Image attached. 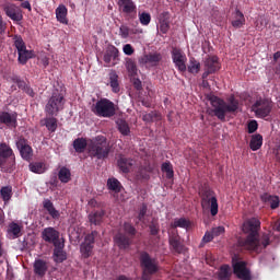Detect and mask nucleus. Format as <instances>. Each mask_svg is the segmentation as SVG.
<instances>
[{
	"label": "nucleus",
	"mask_w": 280,
	"mask_h": 280,
	"mask_svg": "<svg viewBox=\"0 0 280 280\" xmlns=\"http://www.w3.org/2000/svg\"><path fill=\"white\" fill-rule=\"evenodd\" d=\"M118 10L127 16H135L137 14V4L132 0H118Z\"/></svg>",
	"instance_id": "dca6fc26"
},
{
	"label": "nucleus",
	"mask_w": 280,
	"mask_h": 280,
	"mask_svg": "<svg viewBox=\"0 0 280 280\" xmlns=\"http://www.w3.org/2000/svg\"><path fill=\"white\" fill-rule=\"evenodd\" d=\"M201 207L203 211H210L212 217L219 211L218 197L211 189H206L201 192Z\"/></svg>",
	"instance_id": "423d86ee"
},
{
	"label": "nucleus",
	"mask_w": 280,
	"mask_h": 280,
	"mask_svg": "<svg viewBox=\"0 0 280 280\" xmlns=\"http://www.w3.org/2000/svg\"><path fill=\"white\" fill-rule=\"evenodd\" d=\"M109 84L112 86L113 93H119V75H117V72H109Z\"/></svg>",
	"instance_id": "2f4dec72"
},
{
	"label": "nucleus",
	"mask_w": 280,
	"mask_h": 280,
	"mask_svg": "<svg viewBox=\"0 0 280 280\" xmlns=\"http://www.w3.org/2000/svg\"><path fill=\"white\" fill-rule=\"evenodd\" d=\"M22 231L23 224L13 221L8 225L7 237L9 240H18V237H21V235H23Z\"/></svg>",
	"instance_id": "6ab92c4d"
},
{
	"label": "nucleus",
	"mask_w": 280,
	"mask_h": 280,
	"mask_svg": "<svg viewBox=\"0 0 280 280\" xmlns=\"http://www.w3.org/2000/svg\"><path fill=\"white\" fill-rule=\"evenodd\" d=\"M145 213H148V206L143 205L140 209L139 215H138V220L140 222H143L144 218H145Z\"/></svg>",
	"instance_id": "5fc2aeb1"
},
{
	"label": "nucleus",
	"mask_w": 280,
	"mask_h": 280,
	"mask_svg": "<svg viewBox=\"0 0 280 280\" xmlns=\"http://www.w3.org/2000/svg\"><path fill=\"white\" fill-rule=\"evenodd\" d=\"M0 124H4L9 127H16V114H10L8 112L0 113Z\"/></svg>",
	"instance_id": "412c9836"
},
{
	"label": "nucleus",
	"mask_w": 280,
	"mask_h": 280,
	"mask_svg": "<svg viewBox=\"0 0 280 280\" xmlns=\"http://www.w3.org/2000/svg\"><path fill=\"white\" fill-rule=\"evenodd\" d=\"M259 226H261L259 219L252 218L244 222L243 232L248 235L245 240H238L240 248L250 250L252 253H261L270 245V234L264 233L259 235Z\"/></svg>",
	"instance_id": "f257e3e1"
},
{
	"label": "nucleus",
	"mask_w": 280,
	"mask_h": 280,
	"mask_svg": "<svg viewBox=\"0 0 280 280\" xmlns=\"http://www.w3.org/2000/svg\"><path fill=\"white\" fill-rule=\"evenodd\" d=\"M268 25V20H266V18L264 16H259L257 20H256V30H264V27H266Z\"/></svg>",
	"instance_id": "de8ad7c7"
},
{
	"label": "nucleus",
	"mask_w": 280,
	"mask_h": 280,
	"mask_svg": "<svg viewBox=\"0 0 280 280\" xmlns=\"http://www.w3.org/2000/svg\"><path fill=\"white\" fill-rule=\"evenodd\" d=\"M118 167L125 174L130 172V168L132 167V160L124 158V156L119 158V160H118Z\"/></svg>",
	"instance_id": "72a5a7b5"
},
{
	"label": "nucleus",
	"mask_w": 280,
	"mask_h": 280,
	"mask_svg": "<svg viewBox=\"0 0 280 280\" xmlns=\"http://www.w3.org/2000/svg\"><path fill=\"white\" fill-rule=\"evenodd\" d=\"M106 212L104 210H94L89 214V222L97 226V224H102V220H104V215Z\"/></svg>",
	"instance_id": "4be33fe9"
},
{
	"label": "nucleus",
	"mask_w": 280,
	"mask_h": 280,
	"mask_svg": "<svg viewBox=\"0 0 280 280\" xmlns=\"http://www.w3.org/2000/svg\"><path fill=\"white\" fill-rule=\"evenodd\" d=\"M258 124L257 120H250L247 125V129L249 135H253V132H256L257 128H258Z\"/></svg>",
	"instance_id": "603ef678"
},
{
	"label": "nucleus",
	"mask_w": 280,
	"mask_h": 280,
	"mask_svg": "<svg viewBox=\"0 0 280 280\" xmlns=\"http://www.w3.org/2000/svg\"><path fill=\"white\" fill-rule=\"evenodd\" d=\"M107 188L109 189V191L119 194V191H121V183L117 178L110 177L107 179Z\"/></svg>",
	"instance_id": "473e14b6"
},
{
	"label": "nucleus",
	"mask_w": 280,
	"mask_h": 280,
	"mask_svg": "<svg viewBox=\"0 0 280 280\" xmlns=\"http://www.w3.org/2000/svg\"><path fill=\"white\" fill-rule=\"evenodd\" d=\"M117 126L120 135H124L125 137H128V135H130V126H128V122H126V120H118Z\"/></svg>",
	"instance_id": "a19ab883"
},
{
	"label": "nucleus",
	"mask_w": 280,
	"mask_h": 280,
	"mask_svg": "<svg viewBox=\"0 0 280 280\" xmlns=\"http://www.w3.org/2000/svg\"><path fill=\"white\" fill-rule=\"evenodd\" d=\"M28 167L34 174H45V172H47V167L43 162L31 163Z\"/></svg>",
	"instance_id": "f704fd0d"
},
{
	"label": "nucleus",
	"mask_w": 280,
	"mask_h": 280,
	"mask_svg": "<svg viewBox=\"0 0 280 280\" xmlns=\"http://www.w3.org/2000/svg\"><path fill=\"white\" fill-rule=\"evenodd\" d=\"M12 154H13L12 148L5 144V142L0 143V156H2V159H8L12 156Z\"/></svg>",
	"instance_id": "ea45409f"
},
{
	"label": "nucleus",
	"mask_w": 280,
	"mask_h": 280,
	"mask_svg": "<svg viewBox=\"0 0 280 280\" xmlns=\"http://www.w3.org/2000/svg\"><path fill=\"white\" fill-rule=\"evenodd\" d=\"M232 26H234L236 30H240V27H244L246 25V18L244 16V13L240 11V9H236L235 12L232 14Z\"/></svg>",
	"instance_id": "aec40b11"
},
{
	"label": "nucleus",
	"mask_w": 280,
	"mask_h": 280,
	"mask_svg": "<svg viewBox=\"0 0 280 280\" xmlns=\"http://www.w3.org/2000/svg\"><path fill=\"white\" fill-rule=\"evenodd\" d=\"M60 183H69L71 180V171L67 167H61L58 173Z\"/></svg>",
	"instance_id": "4c0bfd02"
},
{
	"label": "nucleus",
	"mask_w": 280,
	"mask_h": 280,
	"mask_svg": "<svg viewBox=\"0 0 280 280\" xmlns=\"http://www.w3.org/2000/svg\"><path fill=\"white\" fill-rule=\"evenodd\" d=\"M42 126H46L49 132H56V130H58V119L54 117H47L42 120Z\"/></svg>",
	"instance_id": "c85d7f7f"
},
{
	"label": "nucleus",
	"mask_w": 280,
	"mask_h": 280,
	"mask_svg": "<svg viewBox=\"0 0 280 280\" xmlns=\"http://www.w3.org/2000/svg\"><path fill=\"white\" fill-rule=\"evenodd\" d=\"M150 229H151L152 235H156L159 233V226H156L155 224H152Z\"/></svg>",
	"instance_id": "e2e57ef3"
},
{
	"label": "nucleus",
	"mask_w": 280,
	"mask_h": 280,
	"mask_svg": "<svg viewBox=\"0 0 280 280\" xmlns=\"http://www.w3.org/2000/svg\"><path fill=\"white\" fill-rule=\"evenodd\" d=\"M151 279H152V273H149V272L142 273V280H151Z\"/></svg>",
	"instance_id": "0e129e2a"
},
{
	"label": "nucleus",
	"mask_w": 280,
	"mask_h": 280,
	"mask_svg": "<svg viewBox=\"0 0 280 280\" xmlns=\"http://www.w3.org/2000/svg\"><path fill=\"white\" fill-rule=\"evenodd\" d=\"M119 34L121 38H128V36H130V28L126 25H121L119 28Z\"/></svg>",
	"instance_id": "8fccbe9b"
},
{
	"label": "nucleus",
	"mask_w": 280,
	"mask_h": 280,
	"mask_svg": "<svg viewBox=\"0 0 280 280\" xmlns=\"http://www.w3.org/2000/svg\"><path fill=\"white\" fill-rule=\"evenodd\" d=\"M124 231H125L126 235H135V233H136L135 228L132 225H130V223H125Z\"/></svg>",
	"instance_id": "864d4df0"
},
{
	"label": "nucleus",
	"mask_w": 280,
	"mask_h": 280,
	"mask_svg": "<svg viewBox=\"0 0 280 280\" xmlns=\"http://www.w3.org/2000/svg\"><path fill=\"white\" fill-rule=\"evenodd\" d=\"M14 47L18 49V60L21 65H26L27 61L34 58V51L27 50V46H25V42H23L22 36H15L13 38Z\"/></svg>",
	"instance_id": "0eeeda50"
},
{
	"label": "nucleus",
	"mask_w": 280,
	"mask_h": 280,
	"mask_svg": "<svg viewBox=\"0 0 280 280\" xmlns=\"http://www.w3.org/2000/svg\"><path fill=\"white\" fill-rule=\"evenodd\" d=\"M189 73H199L200 71V63L196 61V59H190V63L188 66Z\"/></svg>",
	"instance_id": "a18cd8bd"
},
{
	"label": "nucleus",
	"mask_w": 280,
	"mask_h": 280,
	"mask_svg": "<svg viewBox=\"0 0 280 280\" xmlns=\"http://www.w3.org/2000/svg\"><path fill=\"white\" fill-rule=\"evenodd\" d=\"M4 14L11 19V21H23V11L13 3H5L2 7Z\"/></svg>",
	"instance_id": "4468645a"
},
{
	"label": "nucleus",
	"mask_w": 280,
	"mask_h": 280,
	"mask_svg": "<svg viewBox=\"0 0 280 280\" xmlns=\"http://www.w3.org/2000/svg\"><path fill=\"white\" fill-rule=\"evenodd\" d=\"M0 224H5V212L0 208Z\"/></svg>",
	"instance_id": "680f3d73"
},
{
	"label": "nucleus",
	"mask_w": 280,
	"mask_h": 280,
	"mask_svg": "<svg viewBox=\"0 0 280 280\" xmlns=\"http://www.w3.org/2000/svg\"><path fill=\"white\" fill-rule=\"evenodd\" d=\"M172 229H185L186 231H189L191 229V221L179 218L175 219L174 222L171 224Z\"/></svg>",
	"instance_id": "b1692460"
},
{
	"label": "nucleus",
	"mask_w": 280,
	"mask_h": 280,
	"mask_svg": "<svg viewBox=\"0 0 280 280\" xmlns=\"http://www.w3.org/2000/svg\"><path fill=\"white\" fill-rule=\"evenodd\" d=\"M162 56L159 52L143 55L138 59L139 65H147V67H156L161 60Z\"/></svg>",
	"instance_id": "a211bd4d"
},
{
	"label": "nucleus",
	"mask_w": 280,
	"mask_h": 280,
	"mask_svg": "<svg viewBox=\"0 0 280 280\" xmlns=\"http://www.w3.org/2000/svg\"><path fill=\"white\" fill-rule=\"evenodd\" d=\"M252 110L255 113L256 117L264 119L270 115V112L272 110V102L268 98H258L252 105Z\"/></svg>",
	"instance_id": "6e6552de"
},
{
	"label": "nucleus",
	"mask_w": 280,
	"mask_h": 280,
	"mask_svg": "<svg viewBox=\"0 0 280 280\" xmlns=\"http://www.w3.org/2000/svg\"><path fill=\"white\" fill-rule=\"evenodd\" d=\"M275 231H278V233H280V220L278 222H276V224L273 225Z\"/></svg>",
	"instance_id": "774afa93"
},
{
	"label": "nucleus",
	"mask_w": 280,
	"mask_h": 280,
	"mask_svg": "<svg viewBox=\"0 0 280 280\" xmlns=\"http://www.w3.org/2000/svg\"><path fill=\"white\" fill-rule=\"evenodd\" d=\"M127 69L129 73H132V74L137 73V66L132 61L127 63Z\"/></svg>",
	"instance_id": "bf43d9fd"
},
{
	"label": "nucleus",
	"mask_w": 280,
	"mask_h": 280,
	"mask_svg": "<svg viewBox=\"0 0 280 280\" xmlns=\"http://www.w3.org/2000/svg\"><path fill=\"white\" fill-rule=\"evenodd\" d=\"M122 51L125 56H132L135 54V48L130 44H126L122 47Z\"/></svg>",
	"instance_id": "3c124183"
},
{
	"label": "nucleus",
	"mask_w": 280,
	"mask_h": 280,
	"mask_svg": "<svg viewBox=\"0 0 280 280\" xmlns=\"http://www.w3.org/2000/svg\"><path fill=\"white\" fill-rule=\"evenodd\" d=\"M220 71V61L218 57L212 56L205 60V72L202 73V80H207L211 73Z\"/></svg>",
	"instance_id": "f8f14e48"
},
{
	"label": "nucleus",
	"mask_w": 280,
	"mask_h": 280,
	"mask_svg": "<svg viewBox=\"0 0 280 280\" xmlns=\"http://www.w3.org/2000/svg\"><path fill=\"white\" fill-rule=\"evenodd\" d=\"M172 58L178 71H187V56L185 55V52H183V50L178 48H173Z\"/></svg>",
	"instance_id": "ddd939ff"
},
{
	"label": "nucleus",
	"mask_w": 280,
	"mask_h": 280,
	"mask_svg": "<svg viewBox=\"0 0 280 280\" xmlns=\"http://www.w3.org/2000/svg\"><path fill=\"white\" fill-rule=\"evenodd\" d=\"M11 80L12 82H14V84L19 86V89H22V91H25L27 95H30L31 97H34V90H32L30 85L25 84L24 81L19 79V77H12Z\"/></svg>",
	"instance_id": "cd10ccee"
},
{
	"label": "nucleus",
	"mask_w": 280,
	"mask_h": 280,
	"mask_svg": "<svg viewBox=\"0 0 280 280\" xmlns=\"http://www.w3.org/2000/svg\"><path fill=\"white\" fill-rule=\"evenodd\" d=\"M170 244L173 246V248H175V250H177L179 253L180 243L178 241H176V238H171Z\"/></svg>",
	"instance_id": "052dcab7"
},
{
	"label": "nucleus",
	"mask_w": 280,
	"mask_h": 280,
	"mask_svg": "<svg viewBox=\"0 0 280 280\" xmlns=\"http://www.w3.org/2000/svg\"><path fill=\"white\" fill-rule=\"evenodd\" d=\"M115 244L118 245L120 248H128L130 246V238L126 235L119 232L115 237H114Z\"/></svg>",
	"instance_id": "bb28decb"
},
{
	"label": "nucleus",
	"mask_w": 280,
	"mask_h": 280,
	"mask_svg": "<svg viewBox=\"0 0 280 280\" xmlns=\"http://www.w3.org/2000/svg\"><path fill=\"white\" fill-rule=\"evenodd\" d=\"M160 31L162 32V34H167V32L170 31V24L166 21H162L160 23Z\"/></svg>",
	"instance_id": "6e6d98bb"
},
{
	"label": "nucleus",
	"mask_w": 280,
	"mask_h": 280,
	"mask_svg": "<svg viewBox=\"0 0 280 280\" xmlns=\"http://www.w3.org/2000/svg\"><path fill=\"white\" fill-rule=\"evenodd\" d=\"M139 21L141 25H150V21H152V16L150 15V13L143 12L139 14Z\"/></svg>",
	"instance_id": "49530a36"
},
{
	"label": "nucleus",
	"mask_w": 280,
	"mask_h": 280,
	"mask_svg": "<svg viewBox=\"0 0 280 280\" xmlns=\"http://www.w3.org/2000/svg\"><path fill=\"white\" fill-rule=\"evenodd\" d=\"M97 232H92L88 234L84 238V242L80 246V253L84 259H89L93 255V244H95V236Z\"/></svg>",
	"instance_id": "9d476101"
},
{
	"label": "nucleus",
	"mask_w": 280,
	"mask_h": 280,
	"mask_svg": "<svg viewBox=\"0 0 280 280\" xmlns=\"http://www.w3.org/2000/svg\"><path fill=\"white\" fill-rule=\"evenodd\" d=\"M89 154L94 159H106L110 154V143L104 136H96L89 144Z\"/></svg>",
	"instance_id": "7ed1b4c3"
},
{
	"label": "nucleus",
	"mask_w": 280,
	"mask_h": 280,
	"mask_svg": "<svg viewBox=\"0 0 280 280\" xmlns=\"http://www.w3.org/2000/svg\"><path fill=\"white\" fill-rule=\"evenodd\" d=\"M261 145H264V137L259 133L253 135L249 142L250 150H253V152H257Z\"/></svg>",
	"instance_id": "a878e982"
},
{
	"label": "nucleus",
	"mask_w": 280,
	"mask_h": 280,
	"mask_svg": "<svg viewBox=\"0 0 280 280\" xmlns=\"http://www.w3.org/2000/svg\"><path fill=\"white\" fill-rule=\"evenodd\" d=\"M110 60H113V57L109 56V54L107 52V54L104 56V62H106L107 65H109Z\"/></svg>",
	"instance_id": "69168bd1"
},
{
	"label": "nucleus",
	"mask_w": 280,
	"mask_h": 280,
	"mask_svg": "<svg viewBox=\"0 0 280 280\" xmlns=\"http://www.w3.org/2000/svg\"><path fill=\"white\" fill-rule=\"evenodd\" d=\"M261 200H264V202H268V205H270L271 209H277L280 205L279 197L268 195V194L262 195Z\"/></svg>",
	"instance_id": "7c9ffc66"
},
{
	"label": "nucleus",
	"mask_w": 280,
	"mask_h": 280,
	"mask_svg": "<svg viewBox=\"0 0 280 280\" xmlns=\"http://www.w3.org/2000/svg\"><path fill=\"white\" fill-rule=\"evenodd\" d=\"M66 102L65 94L58 90H55L46 104L45 112L47 115L56 117V115H58V113L65 108Z\"/></svg>",
	"instance_id": "20e7f679"
},
{
	"label": "nucleus",
	"mask_w": 280,
	"mask_h": 280,
	"mask_svg": "<svg viewBox=\"0 0 280 280\" xmlns=\"http://www.w3.org/2000/svg\"><path fill=\"white\" fill-rule=\"evenodd\" d=\"M210 104L212 106L211 113H213V116L218 117L221 121L226 119V113H235V110H240V102L235 100V96H231L228 100V103L218 96H211Z\"/></svg>",
	"instance_id": "f03ea898"
},
{
	"label": "nucleus",
	"mask_w": 280,
	"mask_h": 280,
	"mask_svg": "<svg viewBox=\"0 0 280 280\" xmlns=\"http://www.w3.org/2000/svg\"><path fill=\"white\" fill-rule=\"evenodd\" d=\"M73 148L75 152L82 153L86 150V139L79 138L73 141Z\"/></svg>",
	"instance_id": "58836bf2"
},
{
	"label": "nucleus",
	"mask_w": 280,
	"mask_h": 280,
	"mask_svg": "<svg viewBox=\"0 0 280 280\" xmlns=\"http://www.w3.org/2000/svg\"><path fill=\"white\" fill-rule=\"evenodd\" d=\"M211 233L214 237H218V236L222 235V233H224V226L214 228V229H212Z\"/></svg>",
	"instance_id": "4d7b16f0"
},
{
	"label": "nucleus",
	"mask_w": 280,
	"mask_h": 280,
	"mask_svg": "<svg viewBox=\"0 0 280 280\" xmlns=\"http://www.w3.org/2000/svg\"><path fill=\"white\" fill-rule=\"evenodd\" d=\"M162 172L166 174V178H174V168L172 167V163L165 162L162 164Z\"/></svg>",
	"instance_id": "37998d69"
},
{
	"label": "nucleus",
	"mask_w": 280,
	"mask_h": 280,
	"mask_svg": "<svg viewBox=\"0 0 280 280\" xmlns=\"http://www.w3.org/2000/svg\"><path fill=\"white\" fill-rule=\"evenodd\" d=\"M150 172H152L151 167L140 168L137 178L148 180V178H150Z\"/></svg>",
	"instance_id": "c03bdc74"
},
{
	"label": "nucleus",
	"mask_w": 280,
	"mask_h": 280,
	"mask_svg": "<svg viewBox=\"0 0 280 280\" xmlns=\"http://www.w3.org/2000/svg\"><path fill=\"white\" fill-rule=\"evenodd\" d=\"M232 266H233L234 275H236L238 279L250 280V270H248V268L246 267L245 261L240 260L237 256H234L232 258Z\"/></svg>",
	"instance_id": "1a4fd4ad"
},
{
	"label": "nucleus",
	"mask_w": 280,
	"mask_h": 280,
	"mask_svg": "<svg viewBox=\"0 0 280 280\" xmlns=\"http://www.w3.org/2000/svg\"><path fill=\"white\" fill-rule=\"evenodd\" d=\"M55 252H54V257H55V261H57L58 264L65 261V259H67V255H65V252H62V244L59 243L58 246H55Z\"/></svg>",
	"instance_id": "e433bc0d"
},
{
	"label": "nucleus",
	"mask_w": 280,
	"mask_h": 280,
	"mask_svg": "<svg viewBox=\"0 0 280 280\" xmlns=\"http://www.w3.org/2000/svg\"><path fill=\"white\" fill-rule=\"evenodd\" d=\"M140 264L142 266L143 272L149 275H154L159 270L156 260L152 259L148 253H142L140 256Z\"/></svg>",
	"instance_id": "9b49d317"
},
{
	"label": "nucleus",
	"mask_w": 280,
	"mask_h": 280,
	"mask_svg": "<svg viewBox=\"0 0 280 280\" xmlns=\"http://www.w3.org/2000/svg\"><path fill=\"white\" fill-rule=\"evenodd\" d=\"M16 148L24 161H32V156H34V150H32V147L27 144V140L20 138L16 141Z\"/></svg>",
	"instance_id": "2eb2a0df"
},
{
	"label": "nucleus",
	"mask_w": 280,
	"mask_h": 280,
	"mask_svg": "<svg viewBox=\"0 0 280 280\" xmlns=\"http://www.w3.org/2000/svg\"><path fill=\"white\" fill-rule=\"evenodd\" d=\"M107 54L113 58V60H117L119 58V49L115 46H110L107 50Z\"/></svg>",
	"instance_id": "09e8293b"
},
{
	"label": "nucleus",
	"mask_w": 280,
	"mask_h": 280,
	"mask_svg": "<svg viewBox=\"0 0 280 280\" xmlns=\"http://www.w3.org/2000/svg\"><path fill=\"white\" fill-rule=\"evenodd\" d=\"M43 207H44V209H46V211H48L49 215L54 220L60 218V212L58 210H56V207H54V202H51V200L45 199L43 201Z\"/></svg>",
	"instance_id": "5701e85b"
},
{
	"label": "nucleus",
	"mask_w": 280,
	"mask_h": 280,
	"mask_svg": "<svg viewBox=\"0 0 280 280\" xmlns=\"http://www.w3.org/2000/svg\"><path fill=\"white\" fill-rule=\"evenodd\" d=\"M92 113L96 115V117H105L110 118L114 117L116 109L115 103L108 98H101L95 104L92 105Z\"/></svg>",
	"instance_id": "39448f33"
},
{
	"label": "nucleus",
	"mask_w": 280,
	"mask_h": 280,
	"mask_svg": "<svg viewBox=\"0 0 280 280\" xmlns=\"http://www.w3.org/2000/svg\"><path fill=\"white\" fill-rule=\"evenodd\" d=\"M42 237L44 242H48V244H54V246H58L60 244V232L56 231L54 228H46L42 232Z\"/></svg>",
	"instance_id": "f3484780"
},
{
	"label": "nucleus",
	"mask_w": 280,
	"mask_h": 280,
	"mask_svg": "<svg viewBox=\"0 0 280 280\" xmlns=\"http://www.w3.org/2000/svg\"><path fill=\"white\" fill-rule=\"evenodd\" d=\"M42 65L44 67H49V58H47V57L42 58Z\"/></svg>",
	"instance_id": "338daca9"
},
{
	"label": "nucleus",
	"mask_w": 280,
	"mask_h": 280,
	"mask_svg": "<svg viewBox=\"0 0 280 280\" xmlns=\"http://www.w3.org/2000/svg\"><path fill=\"white\" fill-rule=\"evenodd\" d=\"M230 277H231V267L229 265H223L219 271V279L226 280Z\"/></svg>",
	"instance_id": "79ce46f5"
},
{
	"label": "nucleus",
	"mask_w": 280,
	"mask_h": 280,
	"mask_svg": "<svg viewBox=\"0 0 280 280\" xmlns=\"http://www.w3.org/2000/svg\"><path fill=\"white\" fill-rule=\"evenodd\" d=\"M34 272L39 277H45V272H47V262L45 260H35L34 262Z\"/></svg>",
	"instance_id": "c756f323"
},
{
	"label": "nucleus",
	"mask_w": 280,
	"mask_h": 280,
	"mask_svg": "<svg viewBox=\"0 0 280 280\" xmlns=\"http://www.w3.org/2000/svg\"><path fill=\"white\" fill-rule=\"evenodd\" d=\"M0 196L4 202V205H8L10 200L12 199V186H4L0 189Z\"/></svg>",
	"instance_id": "c9c22d12"
},
{
	"label": "nucleus",
	"mask_w": 280,
	"mask_h": 280,
	"mask_svg": "<svg viewBox=\"0 0 280 280\" xmlns=\"http://www.w3.org/2000/svg\"><path fill=\"white\" fill-rule=\"evenodd\" d=\"M67 7L63 4L59 5L56 9V19L59 23H62L63 25H67L69 23V20H67Z\"/></svg>",
	"instance_id": "393cba45"
},
{
	"label": "nucleus",
	"mask_w": 280,
	"mask_h": 280,
	"mask_svg": "<svg viewBox=\"0 0 280 280\" xmlns=\"http://www.w3.org/2000/svg\"><path fill=\"white\" fill-rule=\"evenodd\" d=\"M213 233L212 232H206V234L202 237V243L207 244L209 242H211V240H213Z\"/></svg>",
	"instance_id": "13d9d810"
}]
</instances>
